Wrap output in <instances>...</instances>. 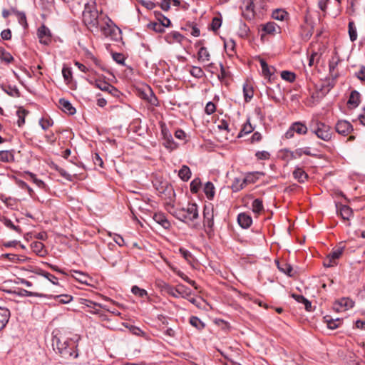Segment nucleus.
<instances>
[{"instance_id":"f257e3e1","label":"nucleus","mask_w":365,"mask_h":365,"mask_svg":"<svg viewBox=\"0 0 365 365\" xmlns=\"http://www.w3.org/2000/svg\"><path fill=\"white\" fill-rule=\"evenodd\" d=\"M81 336L74 334L71 337L63 336L59 331H53L52 346L56 353L66 359H76L78 356V342Z\"/></svg>"},{"instance_id":"f03ea898","label":"nucleus","mask_w":365,"mask_h":365,"mask_svg":"<svg viewBox=\"0 0 365 365\" xmlns=\"http://www.w3.org/2000/svg\"><path fill=\"white\" fill-rule=\"evenodd\" d=\"M172 215L176 219L185 223L193 222L199 217L197 205L196 203H188L186 207L177 209Z\"/></svg>"},{"instance_id":"7ed1b4c3","label":"nucleus","mask_w":365,"mask_h":365,"mask_svg":"<svg viewBox=\"0 0 365 365\" xmlns=\"http://www.w3.org/2000/svg\"><path fill=\"white\" fill-rule=\"evenodd\" d=\"M83 22L88 29L93 31V29L98 30L99 19L98 11L96 9H91L89 3L85 4L84 11H83Z\"/></svg>"},{"instance_id":"20e7f679","label":"nucleus","mask_w":365,"mask_h":365,"mask_svg":"<svg viewBox=\"0 0 365 365\" xmlns=\"http://www.w3.org/2000/svg\"><path fill=\"white\" fill-rule=\"evenodd\" d=\"M309 130L316 136L326 142H329L332 138L333 132L329 125L322 121L317 120L309 125Z\"/></svg>"},{"instance_id":"39448f33","label":"nucleus","mask_w":365,"mask_h":365,"mask_svg":"<svg viewBox=\"0 0 365 365\" xmlns=\"http://www.w3.org/2000/svg\"><path fill=\"white\" fill-rule=\"evenodd\" d=\"M155 190L165 199L173 201L175 197V192L172 185L167 180L156 179L153 182Z\"/></svg>"},{"instance_id":"423d86ee","label":"nucleus","mask_w":365,"mask_h":365,"mask_svg":"<svg viewBox=\"0 0 365 365\" xmlns=\"http://www.w3.org/2000/svg\"><path fill=\"white\" fill-rule=\"evenodd\" d=\"M104 19H106L104 24L99 27L101 31L105 37L117 41L121 34V30L108 16H106Z\"/></svg>"},{"instance_id":"0eeeda50","label":"nucleus","mask_w":365,"mask_h":365,"mask_svg":"<svg viewBox=\"0 0 365 365\" xmlns=\"http://www.w3.org/2000/svg\"><path fill=\"white\" fill-rule=\"evenodd\" d=\"M162 288L167 294L175 298H178L180 296L185 299L192 294L190 289L183 284H178L176 287H174L168 283H164Z\"/></svg>"},{"instance_id":"6e6552de","label":"nucleus","mask_w":365,"mask_h":365,"mask_svg":"<svg viewBox=\"0 0 365 365\" xmlns=\"http://www.w3.org/2000/svg\"><path fill=\"white\" fill-rule=\"evenodd\" d=\"M214 215H213V207L210 204V205H205L203 209V225L207 227L205 230L208 235L212 234L214 231Z\"/></svg>"},{"instance_id":"1a4fd4ad","label":"nucleus","mask_w":365,"mask_h":365,"mask_svg":"<svg viewBox=\"0 0 365 365\" xmlns=\"http://www.w3.org/2000/svg\"><path fill=\"white\" fill-rule=\"evenodd\" d=\"M161 135L165 140L164 146L167 148L175 149L177 147L174 142L173 135L165 123L161 122L160 124Z\"/></svg>"},{"instance_id":"9d476101","label":"nucleus","mask_w":365,"mask_h":365,"mask_svg":"<svg viewBox=\"0 0 365 365\" xmlns=\"http://www.w3.org/2000/svg\"><path fill=\"white\" fill-rule=\"evenodd\" d=\"M37 36L39 39V42L43 45H48L51 43V32L45 24H42L38 27L37 30Z\"/></svg>"},{"instance_id":"9b49d317","label":"nucleus","mask_w":365,"mask_h":365,"mask_svg":"<svg viewBox=\"0 0 365 365\" xmlns=\"http://www.w3.org/2000/svg\"><path fill=\"white\" fill-rule=\"evenodd\" d=\"M79 303L88 308L86 312H90L93 314H99L101 315V308L102 307L101 304L99 303L94 302L90 299L81 298L79 299Z\"/></svg>"},{"instance_id":"f8f14e48","label":"nucleus","mask_w":365,"mask_h":365,"mask_svg":"<svg viewBox=\"0 0 365 365\" xmlns=\"http://www.w3.org/2000/svg\"><path fill=\"white\" fill-rule=\"evenodd\" d=\"M336 131L342 135H347L353 131V125L347 120H338L335 125Z\"/></svg>"},{"instance_id":"ddd939ff","label":"nucleus","mask_w":365,"mask_h":365,"mask_svg":"<svg viewBox=\"0 0 365 365\" xmlns=\"http://www.w3.org/2000/svg\"><path fill=\"white\" fill-rule=\"evenodd\" d=\"M260 66L262 68V72L265 78H267L269 82L275 78L274 76V67H269L266 61L263 58L259 60Z\"/></svg>"},{"instance_id":"4468645a","label":"nucleus","mask_w":365,"mask_h":365,"mask_svg":"<svg viewBox=\"0 0 365 365\" xmlns=\"http://www.w3.org/2000/svg\"><path fill=\"white\" fill-rule=\"evenodd\" d=\"M336 208L337 214L340 215L344 220H349L353 215V210L348 205L336 203Z\"/></svg>"},{"instance_id":"2eb2a0df","label":"nucleus","mask_w":365,"mask_h":365,"mask_svg":"<svg viewBox=\"0 0 365 365\" xmlns=\"http://www.w3.org/2000/svg\"><path fill=\"white\" fill-rule=\"evenodd\" d=\"M262 31L264 32L261 34L260 38L262 41L264 40L266 34H272L274 35L276 33L277 28L280 31V28L277 26L276 23L273 21L267 22L264 24H262Z\"/></svg>"},{"instance_id":"dca6fc26","label":"nucleus","mask_w":365,"mask_h":365,"mask_svg":"<svg viewBox=\"0 0 365 365\" xmlns=\"http://www.w3.org/2000/svg\"><path fill=\"white\" fill-rule=\"evenodd\" d=\"M1 258L7 259L8 260L14 263H21L25 262H30L31 260V258L27 257L24 255H18L11 253L2 254Z\"/></svg>"},{"instance_id":"f3484780","label":"nucleus","mask_w":365,"mask_h":365,"mask_svg":"<svg viewBox=\"0 0 365 365\" xmlns=\"http://www.w3.org/2000/svg\"><path fill=\"white\" fill-rule=\"evenodd\" d=\"M153 219L155 222L160 225L165 230H169L171 227L170 221L167 219L165 215L163 212L154 213Z\"/></svg>"},{"instance_id":"a211bd4d","label":"nucleus","mask_w":365,"mask_h":365,"mask_svg":"<svg viewBox=\"0 0 365 365\" xmlns=\"http://www.w3.org/2000/svg\"><path fill=\"white\" fill-rule=\"evenodd\" d=\"M237 222L242 228L247 229L252 223V218L249 214L242 212L237 216Z\"/></svg>"},{"instance_id":"6ab92c4d","label":"nucleus","mask_w":365,"mask_h":365,"mask_svg":"<svg viewBox=\"0 0 365 365\" xmlns=\"http://www.w3.org/2000/svg\"><path fill=\"white\" fill-rule=\"evenodd\" d=\"M361 103V94L359 91L354 90L350 93L347 105L349 108H355L359 106Z\"/></svg>"},{"instance_id":"aec40b11","label":"nucleus","mask_w":365,"mask_h":365,"mask_svg":"<svg viewBox=\"0 0 365 365\" xmlns=\"http://www.w3.org/2000/svg\"><path fill=\"white\" fill-rule=\"evenodd\" d=\"M58 104L59 108L62 110V111L68 115H72L76 112V108L72 106L71 102L65 98H60L58 101Z\"/></svg>"},{"instance_id":"412c9836","label":"nucleus","mask_w":365,"mask_h":365,"mask_svg":"<svg viewBox=\"0 0 365 365\" xmlns=\"http://www.w3.org/2000/svg\"><path fill=\"white\" fill-rule=\"evenodd\" d=\"M276 264L278 269L288 275L289 277H294L296 274V272L293 271V268L290 264L287 263L284 261H276Z\"/></svg>"},{"instance_id":"4be33fe9","label":"nucleus","mask_w":365,"mask_h":365,"mask_svg":"<svg viewBox=\"0 0 365 365\" xmlns=\"http://www.w3.org/2000/svg\"><path fill=\"white\" fill-rule=\"evenodd\" d=\"M10 317V310L6 307H0V331L6 327Z\"/></svg>"},{"instance_id":"5701e85b","label":"nucleus","mask_w":365,"mask_h":365,"mask_svg":"<svg viewBox=\"0 0 365 365\" xmlns=\"http://www.w3.org/2000/svg\"><path fill=\"white\" fill-rule=\"evenodd\" d=\"M339 61H340V58L336 53L334 56H332L331 59L329 62V75L331 78L336 79L339 76L338 73L335 72V69L337 67Z\"/></svg>"},{"instance_id":"b1692460","label":"nucleus","mask_w":365,"mask_h":365,"mask_svg":"<svg viewBox=\"0 0 365 365\" xmlns=\"http://www.w3.org/2000/svg\"><path fill=\"white\" fill-rule=\"evenodd\" d=\"M292 175L294 178L297 180L299 183H304L309 178L308 174L299 166L295 167Z\"/></svg>"},{"instance_id":"393cba45","label":"nucleus","mask_w":365,"mask_h":365,"mask_svg":"<svg viewBox=\"0 0 365 365\" xmlns=\"http://www.w3.org/2000/svg\"><path fill=\"white\" fill-rule=\"evenodd\" d=\"M324 322L327 324L328 329L334 330L339 328L342 319L340 318L332 319L330 316L326 315L323 317Z\"/></svg>"},{"instance_id":"a878e982","label":"nucleus","mask_w":365,"mask_h":365,"mask_svg":"<svg viewBox=\"0 0 365 365\" xmlns=\"http://www.w3.org/2000/svg\"><path fill=\"white\" fill-rule=\"evenodd\" d=\"M32 272L38 275H41L44 277L46 279H47L48 281H50L53 284L57 285L58 284V278L55 277L53 274L44 271L43 269L41 268H36L34 270H32Z\"/></svg>"},{"instance_id":"bb28decb","label":"nucleus","mask_w":365,"mask_h":365,"mask_svg":"<svg viewBox=\"0 0 365 365\" xmlns=\"http://www.w3.org/2000/svg\"><path fill=\"white\" fill-rule=\"evenodd\" d=\"M15 150H1L0 151V161L4 163H13L15 160Z\"/></svg>"},{"instance_id":"cd10ccee","label":"nucleus","mask_w":365,"mask_h":365,"mask_svg":"<svg viewBox=\"0 0 365 365\" xmlns=\"http://www.w3.org/2000/svg\"><path fill=\"white\" fill-rule=\"evenodd\" d=\"M166 42L168 43H173L174 42H179L181 43L182 41L184 39V36L180 34L178 31H172L167 34L164 37Z\"/></svg>"},{"instance_id":"c85d7f7f","label":"nucleus","mask_w":365,"mask_h":365,"mask_svg":"<svg viewBox=\"0 0 365 365\" xmlns=\"http://www.w3.org/2000/svg\"><path fill=\"white\" fill-rule=\"evenodd\" d=\"M291 297L294 299L298 303L303 304L307 311H312V302L305 298L303 295L292 293Z\"/></svg>"},{"instance_id":"c756f323","label":"nucleus","mask_w":365,"mask_h":365,"mask_svg":"<svg viewBox=\"0 0 365 365\" xmlns=\"http://www.w3.org/2000/svg\"><path fill=\"white\" fill-rule=\"evenodd\" d=\"M1 88L6 94L11 97L19 98L21 96V93L16 86H2Z\"/></svg>"},{"instance_id":"7c9ffc66","label":"nucleus","mask_w":365,"mask_h":365,"mask_svg":"<svg viewBox=\"0 0 365 365\" xmlns=\"http://www.w3.org/2000/svg\"><path fill=\"white\" fill-rule=\"evenodd\" d=\"M259 175H264V173L262 172H253L247 173L243 178V183H245V185L247 184L255 183L259 179Z\"/></svg>"},{"instance_id":"2f4dec72","label":"nucleus","mask_w":365,"mask_h":365,"mask_svg":"<svg viewBox=\"0 0 365 365\" xmlns=\"http://www.w3.org/2000/svg\"><path fill=\"white\" fill-rule=\"evenodd\" d=\"M0 221L9 229L12 230L19 234L22 233V229L19 225H15L14 222L6 217H1Z\"/></svg>"},{"instance_id":"473e14b6","label":"nucleus","mask_w":365,"mask_h":365,"mask_svg":"<svg viewBox=\"0 0 365 365\" xmlns=\"http://www.w3.org/2000/svg\"><path fill=\"white\" fill-rule=\"evenodd\" d=\"M14 293L19 297H46V295L44 294L34 292L31 291H28L26 289L19 288L18 291H15Z\"/></svg>"},{"instance_id":"72a5a7b5","label":"nucleus","mask_w":365,"mask_h":365,"mask_svg":"<svg viewBox=\"0 0 365 365\" xmlns=\"http://www.w3.org/2000/svg\"><path fill=\"white\" fill-rule=\"evenodd\" d=\"M203 192L207 198L212 200L215 194V188L213 183L210 181L207 182L203 187Z\"/></svg>"},{"instance_id":"f704fd0d","label":"nucleus","mask_w":365,"mask_h":365,"mask_svg":"<svg viewBox=\"0 0 365 365\" xmlns=\"http://www.w3.org/2000/svg\"><path fill=\"white\" fill-rule=\"evenodd\" d=\"M192 175V172L187 165H183L178 172L179 178L184 182H187Z\"/></svg>"},{"instance_id":"c9c22d12","label":"nucleus","mask_w":365,"mask_h":365,"mask_svg":"<svg viewBox=\"0 0 365 365\" xmlns=\"http://www.w3.org/2000/svg\"><path fill=\"white\" fill-rule=\"evenodd\" d=\"M255 130V126H253L250 123V118L248 117L246 122L243 124L241 130L240 131L237 138L242 137L243 135H247L251 133Z\"/></svg>"},{"instance_id":"e433bc0d","label":"nucleus","mask_w":365,"mask_h":365,"mask_svg":"<svg viewBox=\"0 0 365 365\" xmlns=\"http://www.w3.org/2000/svg\"><path fill=\"white\" fill-rule=\"evenodd\" d=\"M291 125L292 127V130L297 134L305 135L308 132V128L307 125L300 121L294 122Z\"/></svg>"},{"instance_id":"4c0bfd02","label":"nucleus","mask_w":365,"mask_h":365,"mask_svg":"<svg viewBox=\"0 0 365 365\" xmlns=\"http://www.w3.org/2000/svg\"><path fill=\"white\" fill-rule=\"evenodd\" d=\"M190 324L198 331H202L205 327V324L200 318L195 316H191L189 319Z\"/></svg>"},{"instance_id":"58836bf2","label":"nucleus","mask_w":365,"mask_h":365,"mask_svg":"<svg viewBox=\"0 0 365 365\" xmlns=\"http://www.w3.org/2000/svg\"><path fill=\"white\" fill-rule=\"evenodd\" d=\"M336 80V79L334 78H331V80H329L328 83L327 85H323L322 88L319 89V91L317 92V93H321L322 97H324L331 91V89L335 86Z\"/></svg>"},{"instance_id":"ea45409f","label":"nucleus","mask_w":365,"mask_h":365,"mask_svg":"<svg viewBox=\"0 0 365 365\" xmlns=\"http://www.w3.org/2000/svg\"><path fill=\"white\" fill-rule=\"evenodd\" d=\"M147 27L156 33L162 34L165 32V28L167 27V26L165 25L164 23L150 22L147 25Z\"/></svg>"},{"instance_id":"a19ab883","label":"nucleus","mask_w":365,"mask_h":365,"mask_svg":"<svg viewBox=\"0 0 365 365\" xmlns=\"http://www.w3.org/2000/svg\"><path fill=\"white\" fill-rule=\"evenodd\" d=\"M29 111L23 108H19L16 110V115L18 116L17 124L19 127H21L25 123V118L28 115Z\"/></svg>"},{"instance_id":"79ce46f5","label":"nucleus","mask_w":365,"mask_h":365,"mask_svg":"<svg viewBox=\"0 0 365 365\" xmlns=\"http://www.w3.org/2000/svg\"><path fill=\"white\" fill-rule=\"evenodd\" d=\"M252 212L255 214H259L264 210L263 201L260 198L255 199L252 203Z\"/></svg>"},{"instance_id":"37998d69","label":"nucleus","mask_w":365,"mask_h":365,"mask_svg":"<svg viewBox=\"0 0 365 365\" xmlns=\"http://www.w3.org/2000/svg\"><path fill=\"white\" fill-rule=\"evenodd\" d=\"M94 86L99 88L100 90L103 91H108L109 89L110 90H113L115 91L113 88H112V85L110 84L109 83L105 81H102V80H96L93 83Z\"/></svg>"},{"instance_id":"c03bdc74","label":"nucleus","mask_w":365,"mask_h":365,"mask_svg":"<svg viewBox=\"0 0 365 365\" xmlns=\"http://www.w3.org/2000/svg\"><path fill=\"white\" fill-rule=\"evenodd\" d=\"M243 94L245 101L247 103L250 102L254 95L252 87L249 86L247 83H245L243 85Z\"/></svg>"},{"instance_id":"a18cd8bd","label":"nucleus","mask_w":365,"mask_h":365,"mask_svg":"<svg viewBox=\"0 0 365 365\" xmlns=\"http://www.w3.org/2000/svg\"><path fill=\"white\" fill-rule=\"evenodd\" d=\"M272 18L276 20L284 21L289 17V14L284 9H276L273 11Z\"/></svg>"},{"instance_id":"49530a36","label":"nucleus","mask_w":365,"mask_h":365,"mask_svg":"<svg viewBox=\"0 0 365 365\" xmlns=\"http://www.w3.org/2000/svg\"><path fill=\"white\" fill-rule=\"evenodd\" d=\"M0 59L6 63H11L14 61L12 55L3 47H0Z\"/></svg>"},{"instance_id":"de8ad7c7","label":"nucleus","mask_w":365,"mask_h":365,"mask_svg":"<svg viewBox=\"0 0 365 365\" xmlns=\"http://www.w3.org/2000/svg\"><path fill=\"white\" fill-rule=\"evenodd\" d=\"M348 32L351 41L354 42L357 39L356 28L353 21H350L348 24Z\"/></svg>"},{"instance_id":"09e8293b","label":"nucleus","mask_w":365,"mask_h":365,"mask_svg":"<svg viewBox=\"0 0 365 365\" xmlns=\"http://www.w3.org/2000/svg\"><path fill=\"white\" fill-rule=\"evenodd\" d=\"M154 15L158 21L157 22L164 23V24L166 25L167 27H170L171 26L170 20L168 18H167L165 16H164L160 11H155Z\"/></svg>"},{"instance_id":"8fccbe9b","label":"nucleus","mask_w":365,"mask_h":365,"mask_svg":"<svg viewBox=\"0 0 365 365\" xmlns=\"http://www.w3.org/2000/svg\"><path fill=\"white\" fill-rule=\"evenodd\" d=\"M198 60L200 61H208L210 60V55L207 51V49L202 46L201 47L197 52Z\"/></svg>"},{"instance_id":"3c124183","label":"nucleus","mask_w":365,"mask_h":365,"mask_svg":"<svg viewBox=\"0 0 365 365\" xmlns=\"http://www.w3.org/2000/svg\"><path fill=\"white\" fill-rule=\"evenodd\" d=\"M280 75L283 80L289 83H293L296 80L297 77L294 72L289 71H282Z\"/></svg>"},{"instance_id":"603ef678","label":"nucleus","mask_w":365,"mask_h":365,"mask_svg":"<svg viewBox=\"0 0 365 365\" xmlns=\"http://www.w3.org/2000/svg\"><path fill=\"white\" fill-rule=\"evenodd\" d=\"M344 250V247H338L336 248H334L332 251L328 255V257H329L333 260L336 261V259H339L342 255Z\"/></svg>"},{"instance_id":"864d4df0","label":"nucleus","mask_w":365,"mask_h":365,"mask_svg":"<svg viewBox=\"0 0 365 365\" xmlns=\"http://www.w3.org/2000/svg\"><path fill=\"white\" fill-rule=\"evenodd\" d=\"M62 75L66 84H69L72 81V70L71 68L63 66L62 68Z\"/></svg>"},{"instance_id":"5fc2aeb1","label":"nucleus","mask_w":365,"mask_h":365,"mask_svg":"<svg viewBox=\"0 0 365 365\" xmlns=\"http://www.w3.org/2000/svg\"><path fill=\"white\" fill-rule=\"evenodd\" d=\"M74 273L76 274L75 279L79 282L85 284H88V279H91L89 276L81 271L74 270Z\"/></svg>"},{"instance_id":"6e6d98bb","label":"nucleus","mask_w":365,"mask_h":365,"mask_svg":"<svg viewBox=\"0 0 365 365\" xmlns=\"http://www.w3.org/2000/svg\"><path fill=\"white\" fill-rule=\"evenodd\" d=\"M202 185L201 180L199 178H196L192 180L190 184V192L193 194H196L199 192L200 188Z\"/></svg>"},{"instance_id":"4d7b16f0","label":"nucleus","mask_w":365,"mask_h":365,"mask_svg":"<svg viewBox=\"0 0 365 365\" xmlns=\"http://www.w3.org/2000/svg\"><path fill=\"white\" fill-rule=\"evenodd\" d=\"M336 304L339 305L341 307H344L345 309H348L354 307V302L349 298L344 297L336 302Z\"/></svg>"},{"instance_id":"13d9d810","label":"nucleus","mask_w":365,"mask_h":365,"mask_svg":"<svg viewBox=\"0 0 365 365\" xmlns=\"http://www.w3.org/2000/svg\"><path fill=\"white\" fill-rule=\"evenodd\" d=\"M131 292L137 297L143 298L148 296V292L145 289L140 288L137 285H134L131 288Z\"/></svg>"},{"instance_id":"bf43d9fd","label":"nucleus","mask_w":365,"mask_h":365,"mask_svg":"<svg viewBox=\"0 0 365 365\" xmlns=\"http://www.w3.org/2000/svg\"><path fill=\"white\" fill-rule=\"evenodd\" d=\"M190 73L192 76L196 78H201L205 76L203 70L198 66H192L191 70L190 71Z\"/></svg>"},{"instance_id":"052dcab7","label":"nucleus","mask_w":365,"mask_h":365,"mask_svg":"<svg viewBox=\"0 0 365 365\" xmlns=\"http://www.w3.org/2000/svg\"><path fill=\"white\" fill-rule=\"evenodd\" d=\"M250 32V28L245 23H241L239 29V36L243 38H247Z\"/></svg>"},{"instance_id":"680f3d73","label":"nucleus","mask_w":365,"mask_h":365,"mask_svg":"<svg viewBox=\"0 0 365 365\" xmlns=\"http://www.w3.org/2000/svg\"><path fill=\"white\" fill-rule=\"evenodd\" d=\"M266 93L267 96L272 99L276 103L280 102V98L279 96H277L275 91L273 88L271 87H267L266 88Z\"/></svg>"},{"instance_id":"e2e57ef3","label":"nucleus","mask_w":365,"mask_h":365,"mask_svg":"<svg viewBox=\"0 0 365 365\" xmlns=\"http://www.w3.org/2000/svg\"><path fill=\"white\" fill-rule=\"evenodd\" d=\"M187 28L185 29L186 30L187 29H191L190 31V34L192 36H195V37H197L200 36V29L197 28V25L194 23H188L187 25H186Z\"/></svg>"},{"instance_id":"0e129e2a","label":"nucleus","mask_w":365,"mask_h":365,"mask_svg":"<svg viewBox=\"0 0 365 365\" xmlns=\"http://www.w3.org/2000/svg\"><path fill=\"white\" fill-rule=\"evenodd\" d=\"M25 173L26 175H29L30 176V178L32 179L33 182L39 187H43L45 186V183L43 180H40V179H38L36 178V175L31 173V172H29V171H26L25 172Z\"/></svg>"},{"instance_id":"69168bd1","label":"nucleus","mask_w":365,"mask_h":365,"mask_svg":"<svg viewBox=\"0 0 365 365\" xmlns=\"http://www.w3.org/2000/svg\"><path fill=\"white\" fill-rule=\"evenodd\" d=\"M178 275L184 281L190 284L191 286H192L195 289H198V287L196 284V282L194 280H192L190 279L186 274H185L182 272L178 271Z\"/></svg>"},{"instance_id":"338daca9","label":"nucleus","mask_w":365,"mask_h":365,"mask_svg":"<svg viewBox=\"0 0 365 365\" xmlns=\"http://www.w3.org/2000/svg\"><path fill=\"white\" fill-rule=\"evenodd\" d=\"M112 57L117 63L125 65V58L123 53L115 52L112 53Z\"/></svg>"},{"instance_id":"774afa93","label":"nucleus","mask_w":365,"mask_h":365,"mask_svg":"<svg viewBox=\"0 0 365 365\" xmlns=\"http://www.w3.org/2000/svg\"><path fill=\"white\" fill-rule=\"evenodd\" d=\"M149 93H150V96H147V95H145L143 98L145 99H147L148 101L153 106H157L158 105V100L157 98V97L154 95L153 92L152 91V90L150 89V88H149Z\"/></svg>"}]
</instances>
